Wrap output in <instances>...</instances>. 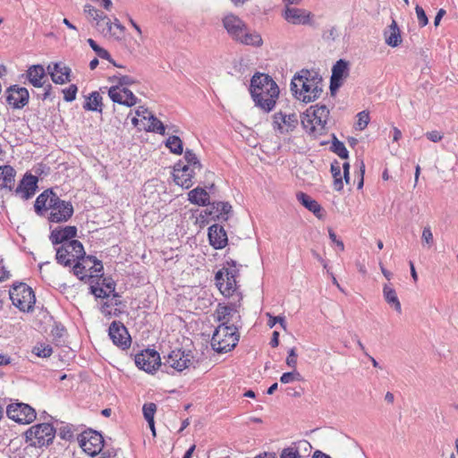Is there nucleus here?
<instances>
[{"instance_id":"1","label":"nucleus","mask_w":458,"mask_h":458,"mask_svg":"<svg viewBox=\"0 0 458 458\" xmlns=\"http://www.w3.org/2000/svg\"><path fill=\"white\" fill-rule=\"evenodd\" d=\"M290 89L297 100L305 104L314 102L323 92L322 77L316 72L302 69L293 77Z\"/></svg>"},{"instance_id":"2","label":"nucleus","mask_w":458,"mask_h":458,"mask_svg":"<svg viewBox=\"0 0 458 458\" xmlns=\"http://www.w3.org/2000/svg\"><path fill=\"white\" fill-rule=\"evenodd\" d=\"M250 92L256 106L269 113L274 109L280 91L269 75L256 73L251 78Z\"/></svg>"},{"instance_id":"3","label":"nucleus","mask_w":458,"mask_h":458,"mask_svg":"<svg viewBox=\"0 0 458 458\" xmlns=\"http://www.w3.org/2000/svg\"><path fill=\"white\" fill-rule=\"evenodd\" d=\"M55 432L52 424L47 422L38 423L30 427L25 432L28 445L24 447L23 452L26 454H30V458H37L39 455L38 449L52 444Z\"/></svg>"},{"instance_id":"4","label":"nucleus","mask_w":458,"mask_h":458,"mask_svg":"<svg viewBox=\"0 0 458 458\" xmlns=\"http://www.w3.org/2000/svg\"><path fill=\"white\" fill-rule=\"evenodd\" d=\"M223 27L230 37L243 45L260 46L262 38L259 34L249 32L244 21L237 15L230 13L222 19Z\"/></svg>"},{"instance_id":"5","label":"nucleus","mask_w":458,"mask_h":458,"mask_svg":"<svg viewBox=\"0 0 458 458\" xmlns=\"http://www.w3.org/2000/svg\"><path fill=\"white\" fill-rule=\"evenodd\" d=\"M241 267L242 265L233 259L226 260L223 267L216 273V285L225 297H231L237 292Z\"/></svg>"},{"instance_id":"6","label":"nucleus","mask_w":458,"mask_h":458,"mask_svg":"<svg viewBox=\"0 0 458 458\" xmlns=\"http://www.w3.org/2000/svg\"><path fill=\"white\" fill-rule=\"evenodd\" d=\"M238 328L236 322L221 323L212 335V348L219 353L228 352L233 349L239 341Z\"/></svg>"},{"instance_id":"7","label":"nucleus","mask_w":458,"mask_h":458,"mask_svg":"<svg viewBox=\"0 0 458 458\" xmlns=\"http://www.w3.org/2000/svg\"><path fill=\"white\" fill-rule=\"evenodd\" d=\"M329 116V109L326 105L311 106L301 116L304 130L313 135H322Z\"/></svg>"},{"instance_id":"8","label":"nucleus","mask_w":458,"mask_h":458,"mask_svg":"<svg viewBox=\"0 0 458 458\" xmlns=\"http://www.w3.org/2000/svg\"><path fill=\"white\" fill-rule=\"evenodd\" d=\"M85 250L82 243L78 240L64 242L56 248L55 259L58 264L70 267L73 262L84 259Z\"/></svg>"},{"instance_id":"9","label":"nucleus","mask_w":458,"mask_h":458,"mask_svg":"<svg viewBox=\"0 0 458 458\" xmlns=\"http://www.w3.org/2000/svg\"><path fill=\"white\" fill-rule=\"evenodd\" d=\"M13 304L21 311H30L36 301L32 289L24 283L15 284L10 290Z\"/></svg>"},{"instance_id":"10","label":"nucleus","mask_w":458,"mask_h":458,"mask_svg":"<svg viewBox=\"0 0 458 458\" xmlns=\"http://www.w3.org/2000/svg\"><path fill=\"white\" fill-rule=\"evenodd\" d=\"M164 359V367L172 368L178 372L193 366L194 363L192 352L189 350H173L167 356H165Z\"/></svg>"},{"instance_id":"11","label":"nucleus","mask_w":458,"mask_h":458,"mask_svg":"<svg viewBox=\"0 0 458 458\" xmlns=\"http://www.w3.org/2000/svg\"><path fill=\"white\" fill-rule=\"evenodd\" d=\"M78 441L82 450L90 456L100 454L104 447L103 436L92 429L83 431L79 436Z\"/></svg>"},{"instance_id":"12","label":"nucleus","mask_w":458,"mask_h":458,"mask_svg":"<svg viewBox=\"0 0 458 458\" xmlns=\"http://www.w3.org/2000/svg\"><path fill=\"white\" fill-rule=\"evenodd\" d=\"M49 209L48 220L52 223L67 222L74 212L72 202L61 199L57 194L50 205Z\"/></svg>"},{"instance_id":"13","label":"nucleus","mask_w":458,"mask_h":458,"mask_svg":"<svg viewBox=\"0 0 458 458\" xmlns=\"http://www.w3.org/2000/svg\"><path fill=\"white\" fill-rule=\"evenodd\" d=\"M9 419L20 423L30 424L36 419L35 410L27 403H16L9 404L6 408Z\"/></svg>"},{"instance_id":"14","label":"nucleus","mask_w":458,"mask_h":458,"mask_svg":"<svg viewBox=\"0 0 458 458\" xmlns=\"http://www.w3.org/2000/svg\"><path fill=\"white\" fill-rule=\"evenodd\" d=\"M136 366L146 372L151 373L163 365L159 353L153 349H146L135 355Z\"/></svg>"},{"instance_id":"15","label":"nucleus","mask_w":458,"mask_h":458,"mask_svg":"<svg viewBox=\"0 0 458 458\" xmlns=\"http://www.w3.org/2000/svg\"><path fill=\"white\" fill-rule=\"evenodd\" d=\"M197 169L191 166H185L184 162L180 160L174 165L173 177L174 182L184 189H190L194 183V177Z\"/></svg>"},{"instance_id":"16","label":"nucleus","mask_w":458,"mask_h":458,"mask_svg":"<svg viewBox=\"0 0 458 458\" xmlns=\"http://www.w3.org/2000/svg\"><path fill=\"white\" fill-rule=\"evenodd\" d=\"M108 335L113 344L123 350L129 348L131 345V335L125 326L120 321H113L110 324Z\"/></svg>"},{"instance_id":"17","label":"nucleus","mask_w":458,"mask_h":458,"mask_svg":"<svg viewBox=\"0 0 458 458\" xmlns=\"http://www.w3.org/2000/svg\"><path fill=\"white\" fill-rule=\"evenodd\" d=\"M30 94L26 88L13 85L6 90V102L14 109H21L29 103Z\"/></svg>"},{"instance_id":"18","label":"nucleus","mask_w":458,"mask_h":458,"mask_svg":"<svg viewBox=\"0 0 458 458\" xmlns=\"http://www.w3.org/2000/svg\"><path fill=\"white\" fill-rule=\"evenodd\" d=\"M38 177L31 174H26L20 181L18 186L13 191L16 196H20L22 199H29L32 198L38 188Z\"/></svg>"},{"instance_id":"19","label":"nucleus","mask_w":458,"mask_h":458,"mask_svg":"<svg viewBox=\"0 0 458 458\" xmlns=\"http://www.w3.org/2000/svg\"><path fill=\"white\" fill-rule=\"evenodd\" d=\"M108 96L113 102L118 103L128 107L137 104L138 98L131 90L121 86H113L108 89Z\"/></svg>"},{"instance_id":"20","label":"nucleus","mask_w":458,"mask_h":458,"mask_svg":"<svg viewBox=\"0 0 458 458\" xmlns=\"http://www.w3.org/2000/svg\"><path fill=\"white\" fill-rule=\"evenodd\" d=\"M47 72L52 81L56 84H64L71 81L72 70L62 62L49 64Z\"/></svg>"},{"instance_id":"21","label":"nucleus","mask_w":458,"mask_h":458,"mask_svg":"<svg viewBox=\"0 0 458 458\" xmlns=\"http://www.w3.org/2000/svg\"><path fill=\"white\" fill-rule=\"evenodd\" d=\"M274 129L281 133L293 131L298 124V117L295 114H285L282 112L274 114Z\"/></svg>"},{"instance_id":"22","label":"nucleus","mask_w":458,"mask_h":458,"mask_svg":"<svg viewBox=\"0 0 458 458\" xmlns=\"http://www.w3.org/2000/svg\"><path fill=\"white\" fill-rule=\"evenodd\" d=\"M208 236L210 245L216 250H222L227 245V233L225 228L218 224L208 227Z\"/></svg>"},{"instance_id":"23","label":"nucleus","mask_w":458,"mask_h":458,"mask_svg":"<svg viewBox=\"0 0 458 458\" xmlns=\"http://www.w3.org/2000/svg\"><path fill=\"white\" fill-rule=\"evenodd\" d=\"M348 75V63L343 59L338 60L332 68L330 79V90L334 93L343 84L344 79Z\"/></svg>"},{"instance_id":"24","label":"nucleus","mask_w":458,"mask_h":458,"mask_svg":"<svg viewBox=\"0 0 458 458\" xmlns=\"http://www.w3.org/2000/svg\"><path fill=\"white\" fill-rule=\"evenodd\" d=\"M310 13L307 12L304 9L295 8V7H289L286 6L284 17V19L294 25L299 24H310Z\"/></svg>"},{"instance_id":"25","label":"nucleus","mask_w":458,"mask_h":458,"mask_svg":"<svg viewBox=\"0 0 458 458\" xmlns=\"http://www.w3.org/2000/svg\"><path fill=\"white\" fill-rule=\"evenodd\" d=\"M77 235L76 226L68 225L62 228H56L50 233L49 239L53 245L64 244L68 242Z\"/></svg>"},{"instance_id":"26","label":"nucleus","mask_w":458,"mask_h":458,"mask_svg":"<svg viewBox=\"0 0 458 458\" xmlns=\"http://www.w3.org/2000/svg\"><path fill=\"white\" fill-rule=\"evenodd\" d=\"M232 212V206L229 202L214 201L209 205V208L205 210L207 215L212 216L214 220L226 221Z\"/></svg>"},{"instance_id":"27","label":"nucleus","mask_w":458,"mask_h":458,"mask_svg":"<svg viewBox=\"0 0 458 458\" xmlns=\"http://www.w3.org/2000/svg\"><path fill=\"white\" fill-rule=\"evenodd\" d=\"M216 315L220 323L232 324L233 322L239 323L241 321V316L231 306L218 304Z\"/></svg>"},{"instance_id":"28","label":"nucleus","mask_w":458,"mask_h":458,"mask_svg":"<svg viewBox=\"0 0 458 458\" xmlns=\"http://www.w3.org/2000/svg\"><path fill=\"white\" fill-rule=\"evenodd\" d=\"M16 171L11 165L0 166V191H13L14 188Z\"/></svg>"},{"instance_id":"29","label":"nucleus","mask_w":458,"mask_h":458,"mask_svg":"<svg viewBox=\"0 0 458 458\" xmlns=\"http://www.w3.org/2000/svg\"><path fill=\"white\" fill-rule=\"evenodd\" d=\"M311 445L308 441L301 440L284 448L280 454V458H301V450H304L306 453H309Z\"/></svg>"},{"instance_id":"30","label":"nucleus","mask_w":458,"mask_h":458,"mask_svg":"<svg viewBox=\"0 0 458 458\" xmlns=\"http://www.w3.org/2000/svg\"><path fill=\"white\" fill-rule=\"evenodd\" d=\"M55 196L56 193L51 189L46 190L39 194L34 204L36 213L42 216L45 211L48 210Z\"/></svg>"},{"instance_id":"31","label":"nucleus","mask_w":458,"mask_h":458,"mask_svg":"<svg viewBox=\"0 0 458 458\" xmlns=\"http://www.w3.org/2000/svg\"><path fill=\"white\" fill-rule=\"evenodd\" d=\"M385 42L387 46L396 47L402 43L401 30L394 20L384 30Z\"/></svg>"},{"instance_id":"32","label":"nucleus","mask_w":458,"mask_h":458,"mask_svg":"<svg viewBox=\"0 0 458 458\" xmlns=\"http://www.w3.org/2000/svg\"><path fill=\"white\" fill-rule=\"evenodd\" d=\"M45 77L46 72L41 64L31 65L27 71L29 81L36 88H40L44 85Z\"/></svg>"},{"instance_id":"33","label":"nucleus","mask_w":458,"mask_h":458,"mask_svg":"<svg viewBox=\"0 0 458 458\" xmlns=\"http://www.w3.org/2000/svg\"><path fill=\"white\" fill-rule=\"evenodd\" d=\"M188 199L191 203L198 205V206H208L211 203L209 202V194L208 192L201 187H197L188 193Z\"/></svg>"},{"instance_id":"34","label":"nucleus","mask_w":458,"mask_h":458,"mask_svg":"<svg viewBox=\"0 0 458 458\" xmlns=\"http://www.w3.org/2000/svg\"><path fill=\"white\" fill-rule=\"evenodd\" d=\"M298 201H300L307 209L312 212L318 217H320L321 206L311 197L304 192H298L296 195Z\"/></svg>"},{"instance_id":"35","label":"nucleus","mask_w":458,"mask_h":458,"mask_svg":"<svg viewBox=\"0 0 458 458\" xmlns=\"http://www.w3.org/2000/svg\"><path fill=\"white\" fill-rule=\"evenodd\" d=\"M83 108L87 111H95L102 113L103 104L102 97L98 91L91 92L86 98V102L83 105Z\"/></svg>"},{"instance_id":"36","label":"nucleus","mask_w":458,"mask_h":458,"mask_svg":"<svg viewBox=\"0 0 458 458\" xmlns=\"http://www.w3.org/2000/svg\"><path fill=\"white\" fill-rule=\"evenodd\" d=\"M383 295L386 301L392 306L398 313L402 312L401 302L397 297L395 290L390 284H385Z\"/></svg>"},{"instance_id":"37","label":"nucleus","mask_w":458,"mask_h":458,"mask_svg":"<svg viewBox=\"0 0 458 458\" xmlns=\"http://www.w3.org/2000/svg\"><path fill=\"white\" fill-rule=\"evenodd\" d=\"M331 174L333 175V178H334V189L337 191H340L343 190L344 188V182H343V178H342V167H341V165L338 161H334L332 164H331Z\"/></svg>"},{"instance_id":"38","label":"nucleus","mask_w":458,"mask_h":458,"mask_svg":"<svg viewBox=\"0 0 458 458\" xmlns=\"http://www.w3.org/2000/svg\"><path fill=\"white\" fill-rule=\"evenodd\" d=\"M148 125L145 128L148 131H153L164 135L165 132V127L163 123L158 120L154 114H148Z\"/></svg>"},{"instance_id":"39","label":"nucleus","mask_w":458,"mask_h":458,"mask_svg":"<svg viewBox=\"0 0 458 458\" xmlns=\"http://www.w3.org/2000/svg\"><path fill=\"white\" fill-rule=\"evenodd\" d=\"M182 161L184 162L185 166H191L193 169H197L198 171L202 169L200 161L191 149L187 148L185 150Z\"/></svg>"},{"instance_id":"40","label":"nucleus","mask_w":458,"mask_h":458,"mask_svg":"<svg viewBox=\"0 0 458 458\" xmlns=\"http://www.w3.org/2000/svg\"><path fill=\"white\" fill-rule=\"evenodd\" d=\"M97 29L100 33L104 36L110 35L114 37L115 39H120V36H116L115 31H112V21L110 19H106L105 21H98L96 22Z\"/></svg>"},{"instance_id":"41","label":"nucleus","mask_w":458,"mask_h":458,"mask_svg":"<svg viewBox=\"0 0 458 458\" xmlns=\"http://www.w3.org/2000/svg\"><path fill=\"white\" fill-rule=\"evenodd\" d=\"M165 146L174 154L181 155L183 151L182 141L178 136H170L165 141Z\"/></svg>"},{"instance_id":"42","label":"nucleus","mask_w":458,"mask_h":458,"mask_svg":"<svg viewBox=\"0 0 458 458\" xmlns=\"http://www.w3.org/2000/svg\"><path fill=\"white\" fill-rule=\"evenodd\" d=\"M32 352L38 357L48 358L53 353V348L49 344H38L33 347Z\"/></svg>"},{"instance_id":"43","label":"nucleus","mask_w":458,"mask_h":458,"mask_svg":"<svg viewBox=\"0 0 458 458\" xmlns=\"http://www.w3.org/2000/svg\"><path fill=\"white\" fill-rule=\"evenodd\" d=\"M331 149L334 153H335L339 157L343 159H347L349 157V152L345 148L344 144L338 140L336 138L334 139L331 146Z\"/></svg>"},{"instance_id":"44","label":"nucleus","mask_w":458,"mask_h":458,"mask_svg":"<svg viewBox=\"0 0 458 458\" xmlns=\"http://www.w3.org/2000/svg\"><path fill=\"white\" fill-rule=\"evenodd\" d=\"M358 121L355 124L356 130L363 131L369 123V114L366 111H361L357 114Z\"/></svg>"},{"instance_id":"45","label":"nucleus","mask_w":458,"mask_h":458,"mask_svg":"<svg viewBox=\"0 0 458 458\" xmlns=\"http://www.w3.org/2000/svg\"><path fill=\"white\" fill-rule=\"evenodd\" d=\"M144 418L147 421L154 420V416L157 411V405L154 403H145L142 407Z\"/></svg>"},{"instance_id":"46","label":"nucleus","mask_w":458,"mask_h":458,"mask_svg":"<svg viewBox=\"0 0 458 458\" xmlns=\"http://www.w3.org/2000/svg\"><path fill=\"white\" fill-rule=\"evenodd\" d=\"M302 377L301 374L294 369L293 371L284 373L280 377V382L283 384H289L293 381H300Z\"/></svg>"},{"instance_id":"47","label":"nucleus","mask_w":458,"mask_h":458,"mask_svg":"<svg viewBox=\"0 0 458 458\" xmlns=\"http://www.w3.org/2000/svg\"><path fill=\"white\" fill-rule=\"evenodd\" d=\"M78 88L75 84H71L68 88L63 89L64 99L72 102L76 98Z\"/></svg>"},{"instance_id":"48","label":"nucleus","mask_w":458,"mask_h":458,"mask_svg":"<svg viewBox=\"0 0 458 458\" xmlns=\"http://www.w3.org/2000/svg\"><path fill=\"white\" fill-rule=\"evenodd\" d=\"M75 262L76 263L72 267L73 274L81 280H84L85 278L89 277L88 274L86 273V267L82 265L80 260Z\"/></svg>"},{"instance_id":"49","label":"nucleus","mask_w":458,"mask_h":458,"mask_svg":"<svg viewBox=\"0 0 458 458\" xmlns=\"http://www.w3.org/2000/svg\"><path fill=\"white\" fill-rule=\"evenodd\" d=\"M415 12H416L418 23H419L420 27H421V28L425 27L428 23V19L426 15L425 11L423 10V8L421 6L417 4L415 7Z\"/></svg>"},{"instance_id":"50","label":"nucleus","mask_w":458,"mask_h":458,"mask_svg":"<svg viewBox=\"0 0 458 458\" xmlns=\"http://www.w3.org/2000/svg\"><path fill=\"white\" fill-rule=\"evenodd\" d=\"M84 262H87V261H89L91 262L93 265H96V266H98L99 267L98 268H95V273H96V276H99V273H102L103 272V265H102V262L100 260H98L96 257L94 256H86L85 255V258L84 259H82Z\"/></svg>"},{"instance_id":"51","label":"nucleus","mask_w":458,"mask_h":458,"mask_svg":"<svg viewBox=\"0 0 458 458\" xmlns=\"http://www.w3.org/2000/svg\"><path fill=\"white\" fill-rule=\"evenodd\" d=\"M286 364L293 369L296 368L297 365V354L295 352V348H292L288 352V356L286 358Z\"/></svg>"},{"instance_id":"52","label":"nucleus","mask_w":458,"mask_h":458,"mask_svg":"<svg viewBox=\"0 0 458 458\" xmlns=\"http://www.w3.org/2000/svg\"><path fill=\"white\" fill-rule=\"evenodd\" d=\"M118 81V85L122 88H125L124 86L132 85L135 83V80L132 77L127 75L115 76Z\"/></svg>"},{"instance_id":"53","label":"nucleus","mask_w":458,"mask_h":458,"mask_svg":"<svg viewBox=\"0 0 458 458\" xmlns=\"http://www.w3.org/2000/svg\"><path fill=\"white\" fill-rule=\"evenodd\" d=\"M421 239H422V242H424L425 243H427L428 245H431L433 243V241H434L433 233H432L429 226L424 227V229L422 231Z\"/></svg>"},{"instance_id":"54","label":"nucleus","mask_w":458,"mask_h":458,"mask_svg":"<svg viewBox=\"0 0 458 458\" xmlns=\"http://www.w3.org/2000/svg\"><path fill=\"white\" fill-rule=\"evenodd\" d=\"M267 316L269 317V320L267 322V325L270 328H272L273 327H275V325L276 323H280V325L282 326V327L285 328V321H284V318L283 317H273L271 316L269 313H267Z\"/></svg>"},{"instance_id":"55","label":"nucleus","mask_w":458,"mask_h":458,"mask_svg":"<svg viewBox=\"0 0 458 458\" xmlns=\"http://www.w3.org/2000/svg\"><path fill=\"white\" fill-rule=\"evenodd\" d=\"M426 137L432 142H438L443 139V134L438 131H431L426 133Z\"/></svg>"},{"instance_id":"56","label":"nucleus","mask_w":458,"mask_h":458,"mask_svg":"<svg viewBox=\"0 0 458 458\" xmlns=\"http://www.w3.org/2000/svg\"><path fill=\"white\" fill-rule=\"evenodd\" d=\"M328 235L330 240L335 242L337 247H339L340 250H344V242L337 239L335 233L332 229H328Z\"/></svg>"},{"instance_id":"57","label":"nucleus","mask_w":458,"mask_h":458,"mask_svg":"<svg viewBox=\"0 0 458 458\" xmlns=\"http://www.w3.org/2000/svg\"><path fill=\"white\" fill-rule=\"evenodd\" d=\"M91 293L97 297V298H106L108 297V293L106 290H104L101 287H94L91 286Z\"/></svg>"},{"instance_id":"58","label":"nucleus","mask_w":458,"mask_h":458,"mask_svg":"<svg viewBox=\"0 0 458 458\" xmlns=\"http://www.w3.org/2000/svg\"><path fill=\"white\" fill-rule=\"evenodd\" d=\"M285 392H286V394L289 395V396H293V397H300L302 393H303V389L301 387H299V389H295V388H292V387H287L285 389Z\"/></svg>"},{"instance_id":"59","label":"nucleus","mask_w":458,"mask_h":458,"mask_svg":"<svg viewBox=\"0 0 458 458\" xmlns=\"http://www.w3.org/2000/svg\"><path fill=\"white\" fill-rule=\"evenodd\" d=\"M84 13L89 16V17H91L93 19V17L95 16H98V9H96L93 5L91 4H86L84 6Z\"/></svg>"},{"instance_id":"60","label":"nucleus","mask_w":458,"mask_h":458,"mask_svg":"<svg viewBox=\"0 0 458 458\" xmlns=\"http://www.w3.org/2000/svg\"><path fill=\"white\" fill-rule=\"evenodd\" d=\"M114 27L116 30H119V34L116 33V36H120V39L122 38V36L125 30V28L123 25L121 24L118 19H114V22H112V28Z\"/></svg>"},{"instance_id":"61","label":"nucleus","mask_w":458,"mask_h":458,"mask_svg":"<svg viewBox=\"0 0 458 458\" xmlns=\"http://www.w3.org/2000/svg\"><path fill=\"white\" fill-rule=\"evenodd\" d=\"M99 57L102 59L108 60L110 63H112L114 66L122 68V65L117 64L111 57L110 54L107 50L104 49L103 52L100 53Z\"/></svg>"},{"instance_id":"62","label":"nucleus","mask_w":458,"mask_h":458,"mask_svg":"<svg viewBox=\"0 0 458 458\" xmlns=\"http://www.w3.org/2000/svg\"><path fill=\"white\" fill-rule=\"evenodd\" d=\"M59 435L63 439H70L72 437V432L68 428H63L60 429Z\"/></svg>"},{"instance_id":"63","label":"nucleus","mask_w":458,"mask_h":458,"mask_svg":"<svg viewBox=\"0 0 458 458\" xmlns=\"http://www.w3.org/2000/svg\"><path fill=\"white\" fill-rule=\"evenodd\" d=\"M148 114H151V112H149L147 108H145L143 106H140L136 110V114L138 116H141L145 120H148Z\"/></svg>"},{"instance_id":"64","label":"nucleus","mask_w":458,"mask_h":458,"mask_svg":"<svg viewBox=\"0 0 458 458\" xmlns=\"http://www.w3.org/2000/svg\"><path fill=\"white\" fill-rule=\"evenodd\" d=\"M254 458H277L276 453L273 452H263L256 455Z\"/></svg>"}]
</instances>
